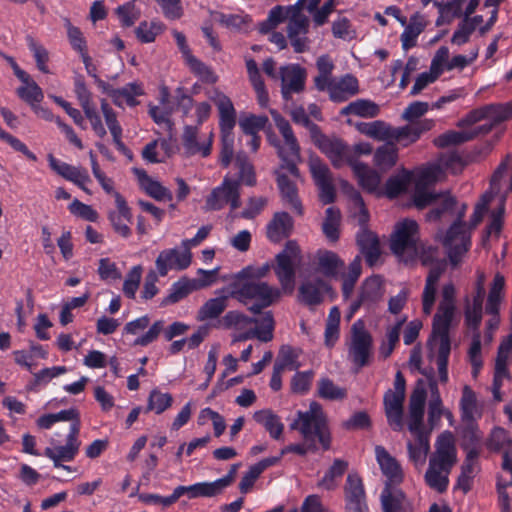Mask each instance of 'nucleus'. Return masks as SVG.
<instances>
[{
    "mask_svg": "<svg viewBox=\"0 0 512 512\" xmlns=\"http://www.w3.org/2000/svg\"><path fill=\"white\" fill-rule=\"evenodd\" d=\"M287 21V34L291 45L296 52H303L307 47L308 17L299 9L298 4H293L287 6Z\"/></svg>",
    "mask_w": 512,
    "mask_h": 512,
    "instance_id": "dca6fc26",
    "label": "nucleus"
},
{
    "mask_svg": "<svg viewBox=\"0 0 512 512\" xmlns=\"http://www.w3.org/2000/svg\"><path fill=\"white\" fill-rule=\"evenodd\" d=\"M419 175V171L415 174H411L407 171H403L398 173L392 177H390L386 183L385 193L388 197L393 198L399 195L401 192L408 189V187L413 184V194L412 198L414 199V194L416 190V179Z\"/></svg>",
    "mask_w": 512,
    "mask_h": 512,
    "instance_id": "c9c22d12",
    "label": "nucleus"
},
{
    "mask_svg": "<svg viewBox=\"0 0 512 512\" xmlns=\"http://www.w3.org/2000/svg\"><path fill=\"white\" fill-rule=\"evenodd\" d=\"M402 26L404 27V31L400 36V40L402 48L408 51L416 46L419 35L425 29L426 21L422 15L415 13L410 17L409 21H406V24Z\"/></svg>",
    "mask_w": 512,
    "mask_h": 512,
    "instance_id": "2f4dec72",
    "label": "nucleus"
},
{
    "mask_svg": "<svg viewBox=\"0 0 512 512\" xmlns=\"http://www.w3.org/2000/svg\"><path fill=\"white\" fill-rule=\"evenodd\" d=\"M142 156L150 163L163 162L169 156V143L164 139L152 141L144 147Z\"/></svg>",
    "mask_w": 512,
    "mask_h": 512,
    "instance_id": "864d4df0",
    "label": "nucleus"
},
{
    "mask_svg": "<svg viewBox=\"0 0 512 512\" xmlns=\"http://www.w3.org/2000/svg\"><path fill=\"white\" fill-rule=\"evenodd\" d=\"M485 276L483 273L478 274L476 283V293L473 297L472 303L467 300L465 307V322L469 328L476 329L479 327L482 320L483 298L485 294L484 289Z\"/></svg>",
    "mask_w": 512,
    "mask_h": 512,
    "instance_id": "cd10ccee",
    "label": "nucleus"
},
{
    "mask_svg": "<svg viewBox=\"0 0 512 512\" xmlns=\"http://www.w3.org/2000/svg\"><path fill=\"white\" fill-rule=\"evenodd\" d=\"M300 299L306 304L315 305L322 302L325 294L331 292L330 285L323 280L306 281L300 288Z\"/></svg>",
    "mask_w": 512,
    "mask_h": 512,
    "instance_id": "473e14b6",
    "label": "nucleus"
},
{
    "mask_svg": "<svg viewBox=\"0 0 512 512\" xmlns=\"http://www.w3.org/2000/svg\"><path fill=\"white\" fill-rule=\"evenodd\" d=\"M489 125L479 127L480 133H488L494 125L512 118V102L486 105Z\"/></svg>",
    "mask_w": 512,
    "mask_h": 512,
    "instance_id": "37998d69",
    "label": "nucleus"
},
{
    "mask_svg": "<svg viewBox=\"0 0 512 512\" xmlns=\"http://www.w3.org/2000/svg\"><path fill=\"white\" fill-rule=\"evenodd\" d=\"M352 170L357 177L359 184L369 192H376L380 185V175L362 162L356 161Z\"/></svg>",
    "mask_w": 512,
    "mask_h": 512,
    "instance_id": "a19ab883",
    "label": "nucleus"
},
{
    "mask_svg": "<svg viewBox=\"0 0 512 512\" xmlns=\"http://www.w3.org/2000/svg\"><path fill=\"white\" fill-rule=\"evenodd\" d=\"M505 296V278L500 273L494 276L490 285L486 302V313H499L501 302Z\"/></svg>",
    "mask_w": 512,
    "mask_h": 512,
    "instance_id": "79ce46f5",
    "label": "nucleus"
},
{
    "mask_svg": "<svg viewBox=\"0 0 512 512\" xmlns=\"http://www.w3.org/2000/svg\"><path fill=\"white\" fill-rule=\"evenodd\" d=\"M480 133L479 129L462 130V131H448L436 138L435 144L439 147H446L450 145H459L464 142L474 139Z\"/></svg>",
    "mask_w": 512,
    "mask_h": 512,
    "instance_id": "3c124183",
    "label": "nucleus"
},
{
    "mask_svg": "<svg viewBox=\"0 0 512 512\" xmlns=\"http://www.w3.org/2000/svg\"><path fill=\"white\" fill-rule=\"evenodd\" d=\"M115 209L108 214L113 230L123 238L131 235L132 213L126 200L119 193H115Z\"/></svg>",
    "mask_w": 512,
    "mask_h": 512,
    "instance_id": "b1692460",
    "label": "nucleus"
},
{
    "mask_svg": "<svg viewBox=\"0 0 512 512\" xmlns=\"http://www.w3.org/2000/svg\"><path fill=\"white\" fill-rule=\"evenodd\" d=\"M403 498L401 491L386 485L381 494L383 512H400Z\"/></svg>",
    "mask_w": 512,
    "mask_h": 512,
    "instance_id": "774afa93",
    "label": "nucleus"
},
{
    "mask_svg": "<svg viewBox=\"0 0 512 512\" xmlns=\"http://www.w3.org/2000/svg\"><path fill=\"white\" fill-rule=\"evenodd\" d=\"M213 131L201 130L197 126L186 125L182 135L183 148L190 156L203 158L210 155L213 144Z\"/></svg>",
    "mask_w": 512,
    "mask_h": 512,
    "instance_id": "f3484780",
    "label": "nucleus"
},
{
    "mask_svg": "<svg viewBox=\"0 0 512 512\" xmlns=\"http://www.w3.org/2000/svg\"><path fill=\"white\" fill-rule=\"evenodd\" d=\"M253 419L265 429L272 439L276 441L282 439L285 426L281 417L272 409L265 408L255 411L253 413Z\"/></svg>",
    "mask_w": 512,
    "mask_h": 512,
    "instance_id": "c756f323",
    "label": "nucleus"
},
{
    "mask_svg": "<svg viewBox=\"0 0 512 512\" xmlns=\"http://www.w3.org/2000/svg\"><path fill=\"white\" fill-rule=\"evenodd\" d=\"M340 318L341 313L338 307H332L330 309V312L328 314L327 320H326V327H325V346L328 348H332L336 342L339 339L340 336Z\"/></svg>",
    "mask_w": 512,
    "mask_h": 512,
    "instance_id": "8fccbe9b",
    "label": "nucleus"
},
{
    "mask_svg": "<svg viewBox=\"0 0 512 512\" xmlns=\"http://www.w3.org/2000/svg\"><path fill=\"white\" fill-rule=\"evenodd\" d=\"M240 184L238 181L225 177L222 184L214 188L206 198L207 210H220L226 204H230L231 209L240 207Z\"/></svg>",
    "mask_w": 512,
    "mask_h": 512,
    "instance_id": "a211bd4d",
    "label": "nucleus"
},
{
    "mask_svg": "<svg viewBox=\"0 0 512 512\" xmlns=\"http://www.w3.org/2000/svg\"><path fill=\"white\" fill-rule=\"evenodd\" d=\"M225 484L221 481L199 482L188 487V498L213 497L221 493V486Z\"/></svg>",
    "mask_w": 512,
    "mask_h": 512,
    "instance_id": "0e129e2a",
    "label": "nucleus"
},
{
    "mask_svg": "<svg viewBox=\"0 0 512 512\" xmlns=\"http://www.w3.org/2000/svg\"><path fill=\"white\" fill-rule=\"evenodd\" d=\"M512 355V334L502 339L495 360L494 380L492 386L493 397L496 401L502 400L501 387L509 379L508 363Z\"/></svg>",
    "mask_w": 512,
    "mask_h": 512,
    "instance_id": "aec40b11",
    "label": "nucleus"
},
{
    "mask_svg": "<svg viewBox=\"0 0 512 512\" xmlns=\"http://www.w3.org/2000/svg\"><path fill=\"white\" fill-rule=\"evenodd\" d=\"M253 325L258 340L269 342L273 339L274 319L271 312L264 313L260 318H253Z\"/></svg>",
    "mask_w": 512,
    "mask_h": 512,
    "instance_id": "bf43d9fd",
    "label": "nucleus"
},
{
    "mask_svg": "<svg viewBox=\"0 0 512 512\" xmlns=\"http://www.w3.org/2000/svg\"><path fill=\"white\" fill-rule=\"evenodd\" d=\"M455 287L452 283L443 286L441 301L433 320L432 334L428 340L429 359L435 360L439 381L447 383L448 358L451 351L449 329L455 314Z\"/></svg>",
    "mask_w": 512,
    "mask_h": 512,
    "instance_id": "7ed1b4c3",
    "label": "nucleus"
},
{
    "mask_svg": "<svg viewBox=\"0 0 512 512\" xmlns=\"http://www.w3.org/2000/svg\"><path fill=\"white\" fill-rule=\"evenodd\" d=\"M420 380L417 381V383ZM425 383L426 395L430 392V400L428 403V421L429 424L434 427L439 421L444 412V407L440 397V392L435 379L429 378L427 381L422 380Z\"/></svg>",
    "mask_w": 512,
    "mask_h": 512,
    "instance_id": "72a5a7b5",
    "label": "nucleus"
},
{
    "mask_svg": "<svg viewBox=\"0 0 512 512\" xmlns=\"http://www.w3.org/2000/svg\"><path fill=\"white\" fill-rule=\"evenodd\" d=\"M445 50V60L441 63L442 73L444 71H451L454 69L463 70L468 65L472 64L478 57V48L472 49L467 55H455L449 59V49L446 46H441L437 51Z\"/></svg>",
    "mask_w": 512,
    "mask_h": 512,
    "instance_id": "c03bdc74",
    "label": "nucleus"
},
{
    "mask_svg": "<svg viewBox=\"0 0 512 512\" xmlns=\"http://www.w3.org/2000/svg\"><path fill=\"white\" fill-rule=\"evenodd\" d=\"M356 128L360 133L379 141L389 140L391 136V128L383 121L360 122Z\"/></svg>",
    "mask_w": 512,
    "mask_h": 512,
    "instance_id": "09e8293b",
    "label": "nucleus"
},
{
    "mask_svg": "<svg viewBox=\"0 0 512 512\" xmlns=\"http://www.w3.org/2000/svg\"><path fill=\"white\" fill-rule=\"evenodd\" d=\"M343 115L352 114L363 118H373L379 113V106L371 100L357 99L341 110Z\"/></svg>",
    "mask_w": 512,
    "mask_h": 512,
    "instance_id": "de8ad7c7",
    "label": "nucleus"
},
{
    "mask_svg": "<svg viewBox=\"0 0 512 512\" xmlns=\"http://www.w3.org/2000/svg\"><path fill=\"white\" fill-rule=\"evenodd\" d=\"M230 295L243 304L249 301H255L249 310L254 313H260L261 309L266 308L276 302L281 295V291L265 281H254L243 277L234 276L230 283Z\"/></svg>",
    "mask_w": 512,
    "mask_h": 512,
    "instance_id": "0eeeda50",
    "label": "nucleus"
},
{
    "mask_svg": "<svg viewBox=\"0 0 512 512\" xmlns=\"http://www.w3.org/2000/svg\"><path fill=\"white\" fill-rule=\"evenodd\" d=\"M313 140L316 146L327 156L335 168H341L346 164L352 167L356 162L353 160L350 146L342 139L329 137L319 132L314 136Z\"/></svg>",
    "mask_w": 512,
    "mask_h": 512,
    "instance_id": "4468645a",
    "label": "nucleus"
},
{
    "mask_svg": "<svg viewBox=\"0 0 512 512\" xmlns=\"http://www.w3.org/2000/svg\"><path fill=\"white\" fill-rule=\"evenodd\" d=\"M271 115L284 140L283 145H276L278 155L287 163L286 169L290 174L289 176L282 171L277 172L278 188L283 200L297 213L302 214V205L298 198L297 187L292 179L299 178V171L295 161L299 159L300 147L289 122L276 111L272 110Z\"/></svg>",
    "mask_w": 512,
    "mask_h": 512,
    "instance_id": "20e7f679",
    "label": "nucleus"
},
{
    "mask_svg": "<svg viewBox=\"0 0 512 512\" xmlns=\"http://www.w3.org/2000/svg\"><path fill=\"white\" fill-rule=\"evenodd\" d=\"M253 325V318H250L239 311L227 312L218 322V326L236 331L245 330Z\"/></svg>",
    "mask_w": 512,
    "mask_h": 512,
    "instance_id": "5fc2aeb1",
    "label": "nucleus"
},
{
    "mask_svg": "<svg viewBox=\"0 0 512 512\" xmlns=\"http://www.w3.org/2000/svg\"><path fill=\"white\" fill-rule=\"evenodd\" d=\"M405 398V379L397 372L394 388L384 395L385 414L389 425L396 431L403 427V402Z\"/></svg>",
    "mask_w": 512,
    "mask_h": 512,
    "instance_id": "ddd939ff",
    "label": "nucleus"
},
{
    "mask_svg": "<svg viewBox=\"0 0 512 512\" xmlns=\"http://www.w3.org/2000/svg\"><path fill=\"white\" fill-rule=\"evenodd\" d=\"M490 189L489 192L482 195L480 201L476 204L470 226L468 227L461 220L456 221L442 238L443 246L453 266H457L468 252L471 245V229L482 221L493 194H501V203L498 210L491 214L487 232L489 235L500 232L504 215V201L507 194L512 191V161L510 156H507L494 172Z\"/></svg>",
    "mask_w": 512,
    "mask_h": 512,
    "instance_id": "f257e3e1",
    "label": "nucleus"
},
{
    "mask_svg": "<svg viewBox=\"0 0 512 512\" xmlns=\"http://www.w3.org/2000/svg\"><path fill=\"white\" fill-rule=\"evenodd\" d=\"M309 170L318 187L319 198L324 204H329L335 199V187L328 166L318 157L309 158Z\"/></svg>",
    "mask_w": 512,
    "mask_h": 512,
    "instance_id": "412c9836",
    "label": "nucleus"
},
{
    "mask_svg": "<svg viewBox=\"0 0 512 512\" xmlns=\"http://www.w3.org/2000/svg\"><path fill=\"white\" fill-rule=\"evenodd\" d=\"M334 102H344L359 92L358 80L351 74L333 78L328 82L325 90Z\"/></svg>",
    "mask_w": 512,
    "mask_h": 512,
    "instance_id": "a878e982",
    "label": "nucleus"
},
{
    "mask_svg": "<svg viewBox=\"0 0 512 512\" xmlns=\"http://www.w3.org/2000/svg\"><path fill=\"white\" fill-rule=\"evenodd\" d=\"M345 508L347 512H367L368 505L362 479L356 473H349L345 487Z\"/></svg>",
    "mask_w": 512,
    "mask_h": 512,
    "instance_id": "5701e85b",
    "label": "nucleus"
},
{
    "mask_svg": "<svg viewBox=\"0 0 512 512\" xmlns=\"http://www.w3.org/2000/svg\"><path fill=\"white\" fill-rule=\"evenodd\" d=\"M207 98L218 108L220 115L221 129V163L228 166L234 154V133L236 124V111L230 98L218 88H211L206 91Z\"/></svg>",
    "mask_w": 512,
    "mask_h": 512,
    "instance_id": "6e6552de",
    "label": "nucleus"
},
{
    "mask_svg": "<svg viewBox=\"0 0 512 512\" xmlns=\"http://www.w3.org/2000/svg\"><path fill=\"white\" fill-rule=\"evenodd\" d=\"M457 462L455 439L451 432H444L438 436L435 443V452L429 458L428 469L425 473L426 484L438 491L447 489L448 476Z\"/></svg>",
    "mask_w": 512,
    "mask_h": 512,
    "instance_id": "423d86ee",
    "label": "nucleus"
},
{
    "mask_svg": "<svg viewBox=\"0 0 512 512\" xmlns=\"http://www.w3.org/2000/svg\"><path fill=\"white\" fill-rule=\"evenodd\" d=\"M213 20L225 28L231 30H242L250 19L243 13L217 12L213 15Z\"/></svg>",
    "mask_w": 512,
    "mask_h": 512,
    "instance_id": "69168bd1",
    "label": "nucleus"
},
{
    "mask_svg": "<svg viewBox=\"0 0 512 512\" xmlns=\"http://www.w3.org/2000/svg\"><path fill=\"white\" fill-rule=\"evenodd\" d=\"M196 290L195 283L190 279H181L174 283L168 295L163 299V305H169L179 302L188 296L192 291Z\"/></svg>",
    "mask_w": 512,
    "mask_h": 512,
    "instance_id": "6e6d98bb",
    "label": "nucleus"
},
{
    "mask_svg": "<svg viewBox=\"0 0 512 512\" xmlns=\"http://www.w3.org/2000/svg\"><path fill=\"white\" fill-rule=\"evenodd\" d=\"M79 423L70 424L69 433L65 445H60L55 439L50 440V446L44 451V455L51 459L55 467H60L61 462L72 461L80 448L78 440Z\"/></svg>",
    "mask_w": 512,
    "mask_h": 512,
    "instance_id": "2eb2a0df",
    "label": "nucleus"
},
{
    "mask_svg": "<svg viewBox=\"0 0 512 512\" xmlns=\"http://www.w3.org/2000/svg\"><path fill=\"white\" fill-rule=\"evenodd\" d=\"M463 167L461 158L455 153L442 155L436 164L427 166L419 171L416 179L414 204L417 208L431 206L429 220H437L449 212L455 204L454 198L448 193H436L430 190V185L441 180L446 172L456 174Z\"/></svg>",
    "mask_w": 512,
    "mask_h": 512,
    "instance_id": "f03ea898",
    "label": "nucleus"
},
{
    "mask_svg": "<svg viewBox=\"0 0 512 512\" xmlns=\"http://www.w3.org/2000/svg\"><path fill=\"white\" fill-rule=\"evenodd\" d=\"M301 250L295 241H288L276 256L275 274L281 289L292 294L295 288L296 268L301 263Z\"/></svg>",
    "mask_w": 512,
    "mask_h": 512,
    "instance_id": "9d476101",
    "label": "nucleus"
},
{
    "mask_svg": "<svg viewBox=\"0 0 512 512\" xmlns=\"http://www.w3.org/2000/svg\"><path fill=\"white\" fill-rule=\"evenodd\" d=\"M173 404V397L170 393L161 392L158 389H153L147 400V412H154L155 414H162L169 409Z\"/></svg>",
    "mask_w": 512,
    "mask_h": 512,
    "instance_id": "4d7b16f0",
    "label": "nucleus"
},
{
    "mask_svg": "<svg viewBox=\"0 0 512 512\" xmlns=\"http://www.w3.org/2000/svg\"><path fill=\"white\" fill-rule=\"evenodd\" d=\"M142 85L138 82H132L122 88L110 91L109 95L115 105L122 107L124 104L135 106L138 104L136 97L143 94Z\"/></svg>",
    "mask_w": 512,
    "mask_h": 512,
    "instance_id": "4c0bfd02",
    "label": "nucleus"
},
{
    "mask_svg": "<svg viewBox=\"0 0 512 512\" xmlns=\"http://www.w3.org/2000/svg\"><path fill=\"white\" fill-rule=\"evenodd\" d=\"M372 338L362 321H356L351 328L348 347L349 358L357 365H366L371 353Z\"/></svg>",
    "mask_w": 512,
    "mask_h": 512,
    "instance_id": "6ab92c4d",
    "label": "nucleus"
},
{
    "mask_svg": "<svg viewBox=\"0 0 512 512\" xmlns=\"http://www.w3.org/2000/svg\"><path fill=\"white\" fill-rule=\"evenodd\" d=\"M318 394L321 398L330 401H340L346 398L345 388L336 385L329 378H322L318 381Z\"/></svg>",
    "mask_w": 512,
    "mask_h": 512,
    "instance_id": "e2e57ef3",
    "label": "nucleus"
},
{
    "mask_svg": "<svg viewBox=\"0 0 512 512\" xmlns=\"http://www.w3.org/2000/svg\"><path fill=\"white\" fill-rule=\"evenodd\" d=\"M462 420L468 424L474 422L480 416L475 392L470 386L465 385L460 399Z\"/></svg>",
    "mask_w": 512,
    "mask_h": 512,
    "instance_id": "ea45409f",
    "label": "nucleus"
},
{
    "mask_svg": "<svg viewBox=\"0 0 512 512\" xmlns=\"http://www.w3.org/2000/svg\"><path fill=\"white\" fill-rule=\"evenodd\" d=\"M293 228V220L286 212H278L267 227V236L273 242L287 237Z\"/></svg>",
    "mask_w": 512,
    "mask_h": 512,
    "instance_id": "f704fd0d",
    "label": "nucleus"
},
{
    "mask_svg": "<svg viewBox=\"0 0 512 512\" xmlns=\"http://www.w3.org/2000/svg\"><path fill=\"white\" fill-rule=\"evenodd\" d=\"M361 275V260L356 257L349 265L347 273H341L340 277L343 280L342 293L344 299H348L353 292L355 283Z\"/></svg>",
    "mask_w": 512,
    "mask_h": 512,
    "instance_id": "13d9d810",
    "label": "nucleus"
},
{
    "mask_svg": "<svg viewBox=\"0 0 512 512\" xmlns=\"http://www.w3.org/2000/svg\"><path fill=\"white\" fill-rule=\"evenodd\" d=\"M227 302V296H220L207 300L198 310L196 319L198 321L216 319L226 309Z\"/></svg>",
    "mask_w": 512,
    "mask_h": 512,
    "instance_id": "a18cd8bd",
    "label": "nucleus"
},
{
    "mask_svg": "<svg viewBox=\"0 0 512 512\" xmlns=\"http://www.w3.org/2000/svg\"><path fill=\"white\" fill-rule=\"evenodd\" d=\"M191 263L192 253L187 248H182V250L177 248L165 249L159 253L155 261L157 273L162 277L166 276L171 270H185Z\"/></svg>",
    "mask_w": 512,
    "mask_h": 512,
    "instance_id": "4be33fe9",
    "label": "nucleus"
},
{
    "mask_svg": "<svg viewBox=\"0 0 512 512\" xmlns=\"http://www.w3.org/2000/svg\"><path fill=\"white\" fill-rule=\"evenodd\" d=\"M167 93L163 92L162 98H161V106H149V115L154 120V122L160 126L162 129L166 131L172 130V122L170 120V109L166 105L167 100Z\"/></svg>",
    "mask_w": 512,
    "mask_h": 512,
    "instance_id": "680f3d73",
    "label": "nucleus"
},
{
    "mask_svg": "<svg viewBox=\"0 0 512 512\" xmlns=\"http://www.w3.org/2000/svg\"><path fill=\"white\" fill-rule=\"evenodd\" d=\"M290 428L298 429L307 441L317 437L324 449L330 447L331 439L327 429L326 416L321 405L317 402H311L307 411H299Z\"/></svg>",
    "mask_w": 512,
    "mask_h": 512,
    "instance_id": "1a4fd4ad",
    "label": "nucleus"
},
{
    "mask_svg": "<svg viewBox=\"0 0 512 512\" xmlns=\"http://www.w3.org/2000/svg\"><path fill=\"white\" fill-rule=\"evenodd\" d=\"M425 402V383L419 381L410 397L408 428L412 438L407 441L408 457L416 468L423 467L430 450L429 432L423 425Z\"/></svg>",
    "mask_w": 512,
    "mask_h": 512,
    "instance_id": "39448f33",
    "label": "nucleus"
},
{
    "mask_svg": "<svg viewBox=\"0 0 512 512\" xmlns=\"http://www.w3.org/2000/svg\"><path fill=\"white\" fill-rule=\"evenodd\" d=\"M318 270L326 277L338 279L344 262L332 251L319 250L316 254Z\"/></svg>",
    "mask_w": 512,
    "mask_h": 512,
    "instance_id": "7c9ffc66",
    "label": "nucleus"
},
{
    "mask_svg": "<svg viewBox=\"0 0 512 512\" xmlns=\"http://www.w3.org/2000/svg\"><path fill=\"white\" fill-rule=\"evenodd\" d=\"M421 261L424 265H431L422 296L423 313L430 315L435 304L438 281L445 270L446 262L439 260V252L433 247L423 250Z\"/></svg>",
    "mask_w": 512,
    "mask_h": 512,
    "instance_id": "f8f14e48",
    "label": "nucleus"
},
{
    "mask_svg": "<svg viewBox=\"0 0 512 512\" xmlns=\"http://www.w3.org/2000/svg\"><path fill=\"white\" fill-rule=\"evenodd\" d=\"M418 224L411 219H405L396 224L391 236V250L401 261H412L418 253Z\"/></svg>",
    "mask_w": 512,
    "mask_h": 512,
    "instance_id": "9b49d317",
    "label": "nucleus"
},
{
    "mask_svg": "<svg viewBox=\"0 0 512 512\" xmlns=\"http://www.w3.org/2000/svg\"><path fill=\"white\" fill-rule=\"evenodd\" d=\"M281 92L285 100H289L293 93H299L304 89L305 70L299 65L289 64L280 68Z\"/></svg>",
    "mask_w": 512,
    "mask_h": 512,
    "instance_id": "393cba45",
    "label": "nucleus"
},
{
    "mask_svg": "<svg viewBox=\"0 0 512 512\" xmlns=\"http://www.w3.org/2000/svg\"><path fill=\"white\" fill-rule=\"evenodd\" d=\"M377 463L387 478V485L399 484L403 480V470L399 462L383 446L375 447Z\"/></svg>",
    "mask_w": 512,
    "mask_h": 512,
    "instance_id": "bb28decb",
    "label": "nucleus"
},
{
    "mask_svg": "<svg viewBox=\"0 0 512 512\" xmlns=\"http://www.w3.org/2000/svg\"><path fill=\"white\" fill-rule=\"evenodd\" d=\"M445 56V50L436 51L431 61L429 71L423 72L417 76L410 91L411 96L420 94L422 90L434 83L442 75L441 63L445 60Z\"/></svg>",
    "mask_w": 512,
    "mask_h": 512,
    "instance_id": "c85d7f7f",
    "label": "nucleus"
},
{
    "mask_svg": "<svg viewBox=\"0 0 512 512\" xmlns=\"http://www.w3.org/2000/svg\"><path fill=\"white\" fill-rule=\"evenodd\" d=\"M316 66L318 75L314 78V84L319 91H324L328 82L334 78L332 77L334 63L328 56L323 55L317 59Z\"/></svg>",
    "mask_w": 512,
    "mask_h": 512,
    "instance_id": "052dcab7",
    "label": "nucleus"
},
{
    "mask_svg": "<svg viewBox=\"0 0 512 512\" xmlns=\"http://www.w3.org/2000/svg\"><path fill=\"white\" fill-rule=\"evenodd\" d=\"M138 181L142 190L157 201H171L172 193L159 181L150 177L145 172H138Z\"/></svg>",
    "mask_w": 512,
    "mask_h": 512,
    "instance_id": "e433bc0d",
    "label": "nucleus"
},
{
    "mask_svg": "<svg viewBox=\"0 0 512 512\" xmlns=\"http://www.w3.org/2000/svg\"><path fill=\"white\" fill-rule=\"evenodd\" d=\"M357 243L362 253L365 255L367 262L373 265L380 255L379 242L376 235L362 228L357 235Z\"/></svg>",
    "mask_w": 512,
    "mask_h": 512,
    "instance_id": "58836bf2",
    "label": "nucleus"
},
{
    "mask_svg": "<svg viewBox=\"0 0 512 512\" xmlns=\"http://www.w3.org/2000/svg\"><path fill=\"white\" fill-rule=\"evenodd\" d=\"M298 358L299 350L290 346H282L278 353L274 367L277 370H281L282 372L296 370L300 367Z\"/></svg>",
    "mask_w": 512,
    "mask_h": 512,
    "instance_id": "603ef678",
    "label": "nucleus"
},
{
    "mask_svg": "<svg viewBox=\"0 0 512 512\" xmlns=\"http://www.w3.org/2000/svg\"><path fill=\"white\" fill-rule=\"evenodd\" d=\"M22 86L17 89L18 96L32 107L43 100V92L39 85L28 74L20 79Z\"/></svg>",
    "mask_w": 512,
    "mask_h": 512,
    "instance_id": "49530a36",
    "label": "nucleus"
},
{
    "mask_svg": "<svg viewBox=\"0 0 512 512\" xmlns=\"http://www.w3.org/2000/svg\"><path fill=\"white\" fill-rule=\"evenodd\" d=\"M397 160V149L392 144H385L379 147L374 154L375 165L385 171L395 165Z\"/></svg>",
    "mask_w": 512,
    "mask_h": 512,
    "instance_id": "338daca9",
    "label": "nucleus"
}]
</instances>
